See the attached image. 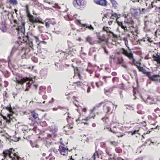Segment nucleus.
Returning <instances> with one entry per match:
<instances>
[{"instance_id": "ea45409f", "label": "nucleus", "mask_w": 160, "mask_h": 160, "mask_svg": "<svg viewBox=\"0 0 160 160\" xmlns=\"http://www.w3.org/2000/svg\"><path fill=\"white\" fill-rule=\"evenodd\" d=\"M46 146L48 148L50 147V145H51V142H48L47 141H46Z\"/></svg>"}, {"instance_id": "0eeeda50", "label": "nucleus", "mask_w": 160, "mask_h": 160, "mask_svg": "<svg viewBox=\"0 0 160 160\" xmlns=\"http://www.w3.org/2000/svg\"><path fill=\"white\" fill-rule=\"evenodd\" d=\"M59 148V149L58 150H59V152L61 154L65 156H66L68 155V150L66 148L63 146H60Z\"/></svg>"}, {"instance_id": "680f3d73", "label": "nucleus", "mask_w": 160, "mask_h": 160, "mask_svg": "<svg viewBox=\"0 0 160 160\" xmlns=\"http://www.w3.org/2000/svg\"><path fill=\"white\" fill-rule=\"evenodd\" d=\"M120 98H121L122 99L123 98V95L122 93V92H121L120 93Z\"/></svg>"}, {"instance_id": "8fccbe9b", "label": "nucleus", "mask_w": 160, "mask_h": 160, "mask_svg": "<svg viewBox=\"0 0 160 160\" xmlns=\"http://www.w3.org/2000/svg\"><path fill=\"white\" fill-rule=\"evenodd\" d=\"M116 79H117L118 80V78L117 77H115L113 78L112 79V81L113 82H114L115 81V80Z\"/></svg>"}, {"instance_id": "bf43d9fd", "label": "nucleus", "mask_w": 160, "mask_h": 160, "mask_svg": "<svg viewBox=\"0 0 160 160\" xmlns=\"http://www.w3.org/2000/svg\"><path fill=\"white\" fill-rule=\"evenodd\" d=\"M96 71L97 70L95 71V76L96 77L98 78L99 76V74H97L96 73Z\"/></svg>"}, {"instance_id": "a18cd8bd", "label": "nucleus", "mask_w": 160, "mask_h": 160, "mask_svg": "<svg viewBox=\"0 0 160 160\" xmlns=\"http://www.w3.org/2000/svg\"><path fill=\"white\" fill-rule=\"evenodd\" d=\"M137 113H138V114H143V112H142L141 110H138L137 111Z\"/></svg>"}, {"instance_id": "a19ab883", "label": "nucleus", "mask_w": 160, "mask_h": 160, "mask_svg": "<svg viewBox=\"0 0 160 160\" xmlns=\"http://www.w3.org/2000/svg\"><path fill=\"white\" fill-rule=\"evenodd\" d=\"M87 71L89 73H91V74H92V72H93V70H91V69H89L88 68H87Z\"/></svg>"}, {"instance_id": "4d7b16f0", "label": "nucleus", "mask_w": 160, "mask_h": 160, "mask_svg": "<svg viewBox=\"0 0 160 160\" xmlns=\"http://www.w3.org/2000/svg\"><path fill=\"white\" fill-rule=\"evenodd\" d=\"M42 98L44 99H46L47 98V96L46 95H43L42 96Z\"/></svg>"}, {"instance_id": "f03ea898", "label": "nucleus", "mask_w": 160, "mask_h": 160, "mask_svg": "<svg viewBox=\"0 0 160 160\" xmlns=\"http://www.w3.org/2000/svg\"><path fill=\"white\" fill-rule=\"evenodd\" d=\"M23 41H24L26 44V46L25 48H23L22 50H25L24 53L28 55H31L30 53L31 50H33V45L32 40L30 39L29 38H28L26 37H24L23 39Z\"/></svg>"}, {"instance_id": "603ef678", "label": "nucleus", "mask_w": 160, "mask_h": 160, "mask_svg": "<svg viewBox=\"0 0 160 160\" xmlns=\"http://www.w3.org/2000/svg\"><path fill=\"white\" fill-rule=\"evenodd\" d=\"M17 50V48L15 47H14L12 48V51H11V53H12V52L15 51H16Z\"/></svg>"}, {"instance_id": "de8ad7c7", "label": "nucleus", "mask_w": 160, "mask_h": 160, "mask_svg": "<svg viewBox=\"0 0 160 160\" xmlns=\"http://www.w3.org/2000/svg\"><path fill=\"white\" fill-rule=\"evenodd\" d=\"M99 40L98 41V42L99 43H101L102 42V39L100 37L98 38Z\"/></svg>"}, {"instance_id": "c9c22d12", "label": "nucleus", "mask_w": 160, "mask_h": 160, "mask_svg": "<svg viewBox=\"0 0 160 160\" xmlns=\"http://www.w3.org/2000/svg\"><path fill=\"white\" fill-rule=\"evenodd\" d=\"M67 42L69 47L70 48L72 46V44L71 41L69 40H68Z\"/></svg>"}, {"instance_id": "4c0bfd02", "label": "nucleus", "mask_w": 160, "mask_h": 160, "mask_svg": "<svg viewBox=\"0 0 160 160\" xmlns=\"http://www.w3.org/2000/svg\"><path fill=\"white\" fill-rule=\"evenodd\" d=\"M50 23L48 22H45V26L47 28H48L50 27Z\"/></svg>"}, {"instance_id": "cd10ccee", "label": "nucleus", "mask_w": 160, "mask_h": 160, "mask_svg": "<svg viewBox=\"0 0 160 160\" xmlns=\"http://www.w3.org/2000/svg\"><path fill=\"white\" fill-rule=\"evenodd\" d=\"M9 2L12 4L16 5L17 4V0H9Z\"/></svg>"}, {"instance_id": "69168bd1", "label": "nucleus", "mask_w": 160, "mask_h": 160, "mask_svg": "<svg viewBox=\"0 0 160 160\" xmlns=\"http://www.w3.org/2000/svg\"><path fill=\"white\" fill-rule=\"evenodd\" d=\"M109 92V90H105L104 92L107 95V93Z\"/></svg>"}, {"instance_id": "f257e3e1", "label": "nucleus", "mask_w": 160, "mask_h": 160, "mask_svg": "<svg viewBox=\"0 0 160 160\" xmlns=\"http://www.w3.org/2000/svg\"><path fill=\"white\" fill-rule=\"evenodd\" d=\"M3 158L2 160H18L20 158L17 152L12 148H10L4 151L2 153Z\"/></svg>"}, {"instance_id": "412c9836", "label": "nucleus", "mask_w": 160, "mask_h": 160, "mask_svg": "<svg viewBox=\"0 0 160 160\" xmlns=\"http://www.w3.org/2000/svg\"><path fill=\"white\" fill-rule=\"evenodd\" d=\"M96 156H97L98 158H99V154L97 151H96L94 153L92 157L89 159V160H95Z\"/></svg>"}, {"instance_id": "7ed1b4c3", "label": "nucleus", "mask_w": 160, "mask_h": 160, "mask_svg": "<svg viewBox=\"0 0 160 160\" xmlns=\"http://www.w3.org/2000/svg\"><path fill=\"white\" fill-rule=\"evenodd\" d=\"M117 23L119 26H120L125 31H128L127 27V24H128L129 27L134 28L133 26L134 22L131 19L128 20L127 22L124 21V23L125 25H124L122 22H119L118 21H117Z\"/></svg>"}, {"instance_id": "4be33fe9", "label": "nucleus", "mask_w": 160, "mask_h": 160, "mask_svg": "<svg viewBox=\"0 0 160 160\" xmlns=\"http://www.w3.org/2000/svg\"><path fill=\"white\" fill-rule=\"evenodd\" d=\"M110 1L112 3V7H113L115 9L117 8V2L114 0H110Z\"/></svg>"}, {"instance_id": "e433bc0d", "label": "nucleus", "mask_w": 160, "mask_h": 160, "mask_svg": "<svg viewBox=\"0 0 160 160\" xmlns=\"http://www.w3.org/2000/svg\"><path fill=\"white\" fill-rule=\"evenodd\" d=\"M137 108L138 109H142L143 108V106L142 104H138L137 105Z\"/></svg>"}, {"instance_id": "e2e57ef3", "label": "nucleus", "mask_w": 160, "mask_h": 160, "mask_svg": "<svg viewBox=\"0 0 160 160\" xmlns=\"http://www.w3.org/2000/svg\"><path fill=\"white\" fill-rule=\"evenodd\" d=\"M87 109L86 108H84L82 109V111L84 112H86L87 111Z\"/></svg>"}, {"instance_id": "6e6552de", "label": "nucleus", "mask_w": 160, "mask_h": 160, "mask_svg": "<svg viewBox=\"0 0 160 160\" xmlns=\"http://www.w3.org/2000/svg\"><path fill=\"white\" fill-rule=\"evenodd\" d=\"M123 54L126 56L128 57L129 59L134 62L135 60L134 59L133 55L132 53L129 52L125 50V51L123 52Z\"/></svg>"}, {"instance_id": "f3484780", "label": "nucleus", "mask_w": 160, "mask_h": 160, "mask_svg": "<svg viewBox=\"0 0 160 160\" xmlns=\"http://www.w3.org/2000/svg\"><path fill=\"white\" fill-rule=\"evenodd\" d=\"M146 74L150 79L153 81H156V80L154 75L151 74L149 72H148Z\"/></svg>"}, {"instance_id": "f8f14e48", "label": "nucleus", "mask_w": 160, "mask_h": 160, "mask_svg": "<svg viewBox=\"0 0 160 160\" xmlns=\"http://www.w3.org/2000/svg\"><path fill=\"white\" fill-rule=\"evenodd\" d=\"M112 16L111 17V18L112 19H114L115 18L116 19V21H118L117 20L118 18H119L121 16L120 14H118L117 13L114 12L113 11H112Z\"/></svg>"}, {"instance_id": "4468645a", "label": "nucleus", "mask_w": 160, "mask_h": 160, "mask_svg": "<svg viewBox=\"0 0 160 160\" xmlns=\"http://www.w3.org/2000/svg\"><path fill=\"white\" fill-rule=\"evenodd\" d=\"M40 74L42 78H45L47 74V71L45 69H42L40 72Z\"/></svg>"}, {"instance_id": "6ab92c4d", "label": "nucleus", "mask_w": 160, "mask_h": 160, "mask_svg": "<svg viewBox=\"0 0 160 160\" xmlns=\"http://www.w3.org/2000/svg\"><path fill=\"white\" fill-rule=\"evenodd\" d=\"M96 51V49L95 47L90 48L89 50V55L90 56H92L93 55V52H95Z\"/></svg>"}, {"instance_id": "7c9ffc66", "label": "nucleus", "mask_w": 160, "mask_h": 160, "mask_svg": "<svg viewBox=\"0 0 160 160\" xmlns=\"http://www.w3.org/2000/svg\"><path fill=\"white\" fill-rule=\"evenodd\" d=\"M123 41L125 42V44L126 47L128 48H129V47L128 46V41L127 40L126 38H124L123 39Z\"/></svg>"}, {"instance_id": "bb28decb", "label": "nucleus", "mask_w": 160, "mask_h": 160, "mask_svg": "<svg viewBox=\"0 0 160 160\" xmlns=\"http://www.w3.org/2000/svg\"><path fill=\"white\" fill-rule=\"evenodd\" d=\"M1 30L2 32H5L6 30V26L4 24L3 26L1 28Z\"/></svg>"}, {"instance_id": "473e14b6", "label": "nucleus", "mask_w": 160, "mask_h": 160, "mask_svg": "<svg viewBox=\"0 0 160 160\" xmlns=\"http://www.w3.org/2000/svg\"><path fill=\"white\" fill-rule=\"evenodd\" d=\"M141 97L142 99V100L147 104H152L153 103L151 102H148L147 100H145L144 98H142V97L141 96Z\"/></svg>"}, {"instance_id": "1a4fd4ad", "label": "nucleus", "mask_w": 160, "mask_h": 160, "mask_svg": "<svg viewBox=\"0 0 160 160\" xmlns=\"http://www.w3.org/2000/svg\"><path fill=\"white\" fill-rule=\"evenodd\" d=\"M94 2L97 4L102 6H106L107 4L106 0H95Z\"/></svg>"}, {"instance_id": "b1692460", "label": "nucleus", "mask_w": 160, "mask_h": 160, "mask_svg": "<svg viewBox=\"0 0 160 160\" xmlns=\"http://www.w3.org/2000/svg\"><path fill=\"white\" fill-rule=\"evenodd\" d=\"M58 130V127L56 126H52L51 128L50 129V131H52V132L54 131L55 132H56Z\"/></svg>"}, {"instance_id": "c85d7f7f", "label": "nucleus", "mask_w": 160, "mask_h": 160, "mask_svg": "<svg viewBox=\"0 0 160 160\" xmlns=\"http://www.w3.org/2000/svg\"><path fill=\"white\" fill-rule=\"evenodd\" d=\"M138 131L137 130H134V131H129V134H130L132 135H133L138 132Z\"/></svg>"}, {"instance_id": "13d9d810", "label": "nucleus", "mask_w": 160, "mask_h": 160, "mask_svg": "<svg viewBox=\"0 0 160 160\" xmlns=\"http://www.w3.org/2000/svg\"><path fill=\"white\" fill-rule=\"evenodd\" d=\"M117 73L116 72H112V75L113 76H116L117 75Z\"/></svg>"}, {"instance_id": "dca6fc26", "label": "nucleus", "mask_w": 160, "mask_h": 160, "mask_svg": "<svg viewBox=\"0 0 160 160\" xmlns=\"http://www.w3.org/2000/svg\"><path fill=\"white\" fill-rule=\"evenodd\" d=\"M137 68L139 70L140 72H142L143 73L146 74L148 72H147L146 69L140 66L136 65Z\"/></svg>"}, {"instance_id": "a211bd4d", "label": "nucleus", "mask_w": 160, "mask_h": 160, "mask_svg": "<svg viewBox=\"0 0 160 160\" xmlns=\"http://www.w3.org/2000/svg\"><path fill=\"white\" fill-rule=\"evenodd\" d=\"M86 40L87 42H89L91 45L94 44L95 43L92 40V38L89 36H88L86 38Z\"/></svg>"}, {"instance_id": "09e8293b", "label": "nucleus", "mask_w": 160, "mask_h": 160, "mask_svg": "<svg viewBox=\"0 0 160 160\" xmlns=\"http://www.w3.org/2000/svg\"><path fill=\"white\" fill-rule=\"evenodd\" d=\"M105 142H102L101 143V146L102 148H104L105 147Z\"/></svg>"}, {"instance_id": "393cba45", "label": "nucleus", "mask_w": 160, "mask_h": 160, "mask_svg": "<svg viewBox=\"0 0 160 160\" xmlns=\"http://www.w3.org/2000/svg\"><path fill=\"white\" fill-rule=\"evenodd\" d=\"M84 27L86 28H87L90 30H93V28L91 25H89L87 24H84Z\"/></svg>"}, {"instance_id": "3c124183", "label": "nucleus", "mask_w": 160, "mask_h": 160, "mask_svg": "<svg viewBox=\"0 0 160 160\" xmlns=\"http://www.w3.org/2000/svg\"><path fill=\"white\" fill-rule=\"evenodd\" d=\"M112 57H113V56L112 55V56H110V62H111V58H112L113 59L115 60V59L116 58V57H113L112 58Z\"/></svg>"}, {"instance_id": "9b49d317", "label": "nucleus", "mask_w": 160, "mask_h": 160, "mask_svg": "<svg viewBox=\"0 0 160 160\" xmlns=\"http://www.w3.org/2000/svg\"><path fill=\"white\" fill-rule=\"evenodd\" d=\"M110 104H112L113 105V106L114 105L113 103L112 102H111L107 101L105 102V104L103 106V109H104V108L106 107L107 108V112L108 113L110 112V108L109 106H108V105H109Z\"/></svg>"}, {"instance_id": "774afa93", "label": "nucleus", "mask_w": 160, "mask_h": 160, "mask_svg": "<svg viewBox=\"0 0 160 160\" xmlns=\"http://www.w3.org/2000/svg\"><path fill=\"white\" fill-rule=\"evenodd\" d=\"M52 109L53 111H57L58 110V108H53Z\"/></svg>"}, {"instance_id": "58836bf2", "label": "nucleus", "mask_w": 160, "mask_h": 160, "mask_svg": "<svg viewBox=\"0 0 160 160\" xmlns=\"http://www.w3.org/2000/svg\"><path fill=\"white\" fill-rule=\"evenodd\" d=\"M75 83L76 84H77L78 86H82V83L80 82V81H78V82H75Z\"/></svg>"}, {"instance_id": "6e6d98bb", "label": "nucleus", "mask_w": 160, "mask_h": 160, "mask_svg": "<svg viewBox=\"0 0 160 160\" xmlns=\"http://www.w3.org/2000/svg\"><path fill=\"white\" fill-rule=\"evenodd\" d=\"M91 88L89 87H88L87 92L89 93L90 92Z\"/></svg>"}, {"instance_id": "72a5a7b5", "label": "nucleus", "mask_w": 160, "mask_h": 160, "mask_svg": "<svg viewBox=\"0 0 160 160\" xmlns=\"http://www.w3.org/2000/svg\"><path fill=\"white\" fill-rule=\"evenodd\" d=\"M103 31H106L107 32H110V30L107 27H104L103 28Z\"/></svg>"}, {"instance_id": "864d4df0", "label": "nucleus", "mask_w": 160, "mask_h": 160, "mask_svg": "<svg viewBox=\"0 0 160 160\" xmlns=\"http://www.w3.org/2000/svg\"><path fill=\"white\" fill-rule=\"evenodd\" d=\"M96 108V107H94L93 108L90 110V112L91 114H92L93 112V111Z\"/></svg>"}, {"instance_id": "0e129e2a", "label": "nucleus", "mask_w": 160, "mask_h": 160, "mask_svg": "<svg viewBox=\"0 0 160 160\" xmlns=\"http://www.w3.org/2000/svg\"><path fill=\"white\" fill-rule=\"evenodd\" d=\"M154 75L155 77V78H158L160 77V76L159 74H156Z\"/></svg>"}, {"instance_id": "5701e85b", "label": "nucleus", "mask_w": 160, "mask_h": 160, "mask_svg": "<svg viewBox=\"0 0 160 160\" xmlns=\"http://www.w3.org/2000/svg\"><path fill=\"white\" fill-rule=\"evenodd\" d=\"M31 115L32 117L36 119L38 118V115L36 112H31Z\"/></svg>"}, {"instance_id": "f704fd0d", "label": "nucleus", "mask_w": 160, "mask_h": 160, "mask_svg": "<svg viewBox=\"0 0 160 160\" xmlns=\"http://www.w3.org/2000/svg\"><path fill=\"white\" fill-rule=\"evenodd\" d=\"M22 59L27 58H29V55H28L24 53L23 55H22Z\"/></svg>"}, {"instance_id": "ddd939ff", "label": "nucleus", "mask_w": 160, "mask_h": 160, "mask_svg": "<svg viewBox=\"0 0 160 160\" xmlns=\"http://www.w3.org/2000/svg\"><path fill=\"white\" fill-rule=\"evenodd\" d=\"M154 61L157 62L158 64H160V55L157 54L156 55H153L152 56Z\"/></svg>"}, {"instance_id": "79ce46f5", "label": "nucleus", "mask_w": 160, "mask_h": 160, "mask_svg": "<svg viewBox=\"0 0 160 160\" xmlns=\"http://www.w3.org/2000/svg\"><path fill=\"white\" fill-rule=\"evenodd\" d=\"M32 61L35 62H36L37 61V58L35 57H32Z\"/></svg>"}, {"instance_id": "49530a36", "label": "nucleus", "mask_w": 160, "mask_h": 160, "mask_svg": "<svg viewBox=\"0 0 160 160\" xmlns=\"http://www.w3.org/2000/svg\"><path fill=\"white\" fill-rule=\"evenodd\" d=\"M30 143L32 147L34 148L35 147V145L36 144L34 143H33L32 141H30Z\"/></svg>"}, {"instance_id": "052dcab7", "label": "nucleus", "mask_w": 160, "mask_h": 160, "mask_svg": "<svg viewBox=\"0 0 160 160\" xmlns=\"http://www.w3.org/2000/svg\"><path fill=\"white\" fill-rule=\"evenodd\" d=\"M147 39L148 41L149 42H152V40H151V39L149 38H148Z\"/></svg>"}, {"instance_id": "37998d69", "label": "nucleus", "mask_w": 160, "mask_h": 160, "mask_svg": "<svg viewBox=\"0 0 160 160\" xmlns=\"http://www.w3.org/2000/svg\"><path fill=\"white\" fill-rule=\"evenodd\" d=\"M96 85L97 86L98 88H99L100 87V85H101V82H96Z\"/></svg>"}, {"instance_id": "423d86ee", "label": "nucleus", "mask_w": 160, "mask_h": 160, "mask_svg": "<svg viewBox=\"0 0 160 160\" xmlns=\"http://www.w3.org/2000/svg\"><path fill=\"white\" fill-rule=\"evenodd\" d=\"M29 78L27 77H24L22 78L20 80H18L17 77L15 78V80L16 81V83L18 84H23L25 82H26L28 81H29Z\"/></svg>"}, {"instance_id": "a878e982", "label": "nucleus", "mask_w": 160, "mask_h": 160, "mask_svg": "<svg viewBox=\"0 0 160 160\" xmlns=\"http://www.w3.org/2000/svg\"><path fill=\"white\" fill-rule=\"evenodd\" d=\"M106 153L108 155L110 156V158L111 159H112V158H113V157H112V154L111 153L109 152V150H108V148H106Z\"/></svg>"}, {"instance_id": "9d476101", "label": "nucleus", "mask_w": 160, "mask_h": 160, "mask_svg": "<svg viewBox=\"0 0 160 160\" xmlns=\"http://www.w3.org/2000/svg\"><path fill=\"white\" fill-rule=\"evenodd\" d=\"M117 58L118 61V64H121L122 66L124 68H126L127 67L126 65L124 64V60L122 57H118Z\"/></svg>"}, {"instance_id": "39448f33", "label": "nucleus", "mask_w": 160, "mask_h": 160, "mask_svg": "<svg viewBox=\"0 0 160 160\" xmlns=\"http://www.w3.org/2000/svg\"><path fill=\"white\" fill-rule=\"evenodd\" d=\"M25 22H22L21 23V25L18 26V29L17 30L18 34L21 32V33L22 36V39L24 38V37L26 36L28 38H29L27 33L25 35Z\"/></svg>"}, {"instance_id": "20e7f679", "label": "nucleus", "mask_w": 160, "mask_h": 160, "mask_svg": "<svg viewBox=\"0 0 160 160\" xmlns=\"http://www.w3.org/2000/svg\"><path fill=\"white\" fill-rule=\"evenodd\" d=\"M130 12L133 17L136 18H139L142 14V12L140 8H131Z\"/></svg>"}, {"instance_id": "2eb2a0df", "label": "nucleus", "mask_w": 160, "mask_h": 160, "mask_svg": "<svg viewBox=\"0 0 160 160\" xmlns=\"http://www.w3.org/2000/svg\"><path fill=\"white\" fill-rule=\"evenodd\" d=\"M82 1L81 0H74L73 3L74 6L77 7L78 6H80L82 5Z\"/></svg>"}, {"instance_id": "2f4dec72", "label": "nucleus", "mask_w": 160, "mask_h": 160, "mask_svg": "<svg viewBox=\"0 0 160 160\" xmlns=\"http://www.w3.org/2000/svg\"><path fill=\"white\" fill-rule=\"evenodd\" d=\"M57 134L54 132H53L52 134H49L48 135V136L49 137H56L57 136Z\"/></svg>"}, {"instance_id": "aec40b11", "label": "nucleus", "mask_w": 160, "mask_h": 160, "mask_svg": "<svg viewBox=\"0 0 160 160\" xmlns=\"http://www.w3.org/2000/svg\"><path fill=\"white\" fill-rule=\"evenodd\" d=\"M49 152L51 153H53L55 154H58L59 153V151H58L57 149L55 148H52L49 151Z\"/></svg>"}, {"instance_id": "c756f323", "label": "nucleus", "mask_w": 160, "mask_h": 160, "mask_svg": "<svg viewBox=\"0 0 160 160\" xmlns=\"http://www.w3.org/2000/svg\"><path fill=\"white\" fill-rule=\"evenodd\" d=\"M115 151L116 152L118 153H120L122 152V149L120 147H117L116 148Z\"/></svg>"}, {"instance_id": "5fc2aeb1", "label": "nucleus", "mask_w": 160, "mask_h": 160, "mask_svg": "<svg viewBox=\"0 0 160 160\" xmlns=\"http://www.w3.org/2000/svg\"><path fill=\"white\" fill-rule=\"evenodd\" d=\"M53 32H54L57 34H59L60 32L58 31H53Z\"/></svg>"}, {"instance_id": "338daca9", "label": "nucleus", "mask_w": 160, "mask_h": 160, "mask_svg": "<svg viewBox=\"0 0 160 160\" xmlns=\"http://www.w3.org/2000/svg\"><path fill=\"white\" fill-rule=\"evenodd\" d=\"M145 10L144 8H142V10H141V11L142 12V13H143L145 11Z\"/></svg>"}, {"instance_id": "c03bdc74", "label": "nucleus", "mask_w": 160, "mask_h": 160, "mask_svg": "<svg viewBox=\"0 0 160 160\" xmlns=\"http://www.w3.org/2000/svg\"><path fill=\"white\" fill-rule=\"evenodd\" d=\"M111 143L114 146H116L117 145V142L115 141H112Z\"/></svg>"}]
</instances>
